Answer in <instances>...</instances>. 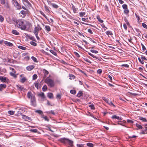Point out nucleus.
Returning <instances> with one entry per match:
<instances>
[{
    "instance_id": "1",
    "label": "nucleus",
    "mask_w": 147,
    "mask_h": 147,
    "mask_svg": "<svg viewBox=\"0 0 147 147\" xmlns=\"http://www.w3.org/2000/svg\"><path fill=\"white\" fill-rule=\"evenodd\" d=\"M60 141L61 142L68 146L71 147L73 145V142L68 138H61L60 140Z\"/></svg>"
},
{
    "instance_id": "2",
    "label": "nucleus",
    "mask_w": 147,
    "mask_h": 147,
    "mask_svg": "<svg viewBox=\"0 0 147 147\" xmlns=\"http://www.w3.org/2000/svg\"><path fill=\"white\" fill-rule=\"evenodd\" d=\"M17 26L22 30H25V24L22 19H20L16 21V22Z\"/></svg>"
},
{
    "instance_id": "3",
    "label": "nucleus",
    "mask_w": 147,
    "mask_h": 147,
    "mask_svg": "<svg viewBox=\"0 0 147 147\" xmlns=\"http://www.w3.org/2000/svg\"><path fill=\"white\" fill-rule=\"evenodd\" d=\"M45 82L50 87H53L55 86V83L54 80L49 78L48 77H47L45 80Z\"/></svg>"
},
{
    "instance_id": "4",
    "label": "nucleus",
    "mask_w": 147,
    "mask_h": 147,
    "mask_svg": "<svg viewBox=\"0 0 147 147\" xmlns=\"http://www.w3.org/2000/svg\"><path fill=\"white\" fill-rule=\"evenodd\" d=\"M25 22L26 24H25L26 28H25L24 30L31 32L32 28V24L29 21H25Z\"/></svg>"
},
{
    "instance_id": "5",
    "label": "nucleus",
    "mask_w": 147,
    "mask_h": 147,
    "mask_svg": "<svg viewBox=\"0 0 147 147\" xmlns=\"http://www.w3.org/2000/svg\"><path fill=\"white\" fill-rule=\"evenodd\" d=\"M31 103L33 106L34 107L36 106V98L35 96L32 97L31 99Z\"/></svg>"
},
{
    "instance_id": "6",
    "label": "nucleus",
    "mask_w": 147,
    "mask_h": 147,
    "mask_svg": "<svg viewBox=\"0 0 147 147\" xmlns=\"http://www.w3.org/2000/svg\"><path fill=\"white\" fill-rule=\"evenodd\" d=\"M29 13L30 12L28 10H27L25 11L22 10L20 11V13L23 15V18H24L27 14H29Z\"/></svg>"
},
{
    "instance_id": "7",
    "label": "nucleus",
    "mask_w": 147,
    "mask_h": 147,
    "mask_svg": "<svg viewBox=\"0 0 147 147\" xmlns=\"http://www.w3.org/2000/svg\"><path fill=\"white\" fill-rule=\"evenodd\" d=\"M0 80L2 82H8L9 80L5 77H3L2 76H0Z\"/></svg>"
},
{
    "instance_id": "8",
    "label": "nucleus",
    "mask_w": 147,
    "mask_h": 147,
    "mask_svg": "<svg viewBox=\"0 0 147 147\" xmlns=\"http://www.w3.org/2000/svg\"><path fill=\"white\" fill-rule=\"evenodd\" d=\"M39 28L40 25L39 24L37 25V26L35 27L33 32L34 34L38 33V32L39 30Z\"/></svg>"
},
{
    "instance_id": "9",
    "label": "nucleus",
    "mask_w": 147,
    "mask_h": 147,
    "mask_svg": "<svg viewBox=\"0 0 147 147\" xmlns=\"http://www.w3.org/2000/svg\"><path fill=\"white\" fill-rule=\"evenodd\" d=\"M23 3L25 5H27L29 6L31 5V4L28 0H22Z\"/></svg>"
},
{
    "instance_id": "10",
    "label": "nucleus",
    "mask_w": 147,
    "mask_h": 147,
    "mask_svg": "<svg viewBox=\"0 0 147 147\" xmlns=\"http://www.w3.org/2000/svg\"><path fill=\"white\" fill-rule=\"evenodd\" d=\"M34 68V65H31L27 66L26 69L28 71H31Z\"/></svg>"
},
{
    "instance_id": "11",
    "label": "nucleus",
    "mask_w": 147,
    "mask_h": 147,
    "mask_svg": "<svg viewBox=\"0 0 147 147\" xmlns=\"http://www.w3.org/2000/svg\"><path fill=\"white\" fill-rule=\"evenodd\" d=\"M4 5L5 7H6V8L7 9L10 8V6H9V3L8 1H6V3H5V5Z\"/></svg>"
},
{
    "instance_id": "12",
    "label": "nucleus",
    "mask_w": 147,
    "mask_h": 147,
    "mask_svg": "<svg viewBox=\"0 0 147 147\" xmlns=\"http://www.w3.org/2000/svg\"><path fill=\"white\" fill-rule=\"evenodd\" d=\"M27 97L29 98H30L31 99V98L32 97H34V96H32V92H31L30 91H29L28 92L27 94Z\"/></svg>"
},
{
    "instance_id": "13",
    "label": "nucleus",
    "mask_w": 147,
    "mask_h": 147,
    "mask_svg": "<svg viewBox=\"0 0 147 147\" xmlns=\"http://www.w3.org/2000/svg\"><path fill=\"white\" fill-rule=\"evenodd\" d=\"M47 96L50 98H53V94L51 93H48Z\"/></svg>"
},
{
    "instance_id": "14",
    "label": "nucleus",
    "mask_w": 147,
    "mask_h": 147,
    "mask_svg": "<svg viewBox=\"0 0 147 147\" xmlns=\"http://www.w3.org/2000/svg\"><path fill=\"white\" fill-rule=\"evenodd\" d=\"M11 33L16 35H19V33L16 30H12Z\"/></svg>"
},
{
    "instance_id": "15",
    "label": "nucleus",
    "mask_w": 147,
    "mask_h": 147,
    "mask_svg": "<svg viewBox=\"0 0 147 147\" xmlns=\"http://www.w3.org/2000/svg\"><path fill=\"white\" fill-rule=\"evenodd\" d=\"M69 79L70 80H74L75 78V76L73 75L72 74H69Z\"/></svg>"
},
{
    "instance_id": "16",
    "label": "nucleus",
    "mask_w": 147,
    "mask_h": 147,
    "mask_svg": "<svg viewBox=\"0 0 147 147\" xmlns=\"http://www.w3.org/2000/svg\"><path fill=\"white\" fill-rule=\"evenodd\" d=\"M16 3V7H17V9H21V5L18 3V2H17Z\"/></svg>"
},
{
    "instance_id": "17",
    "label": "nucleus",
    "mask_w": 147,
    "mask_h": 147,
    "mask_svg": "<svg viewBox=\"0 0 147 147\" xmlns=\"http://www.w3.org/2000/svg\"><path fill=\"white\" fill-rule=\"evenodd\" d=\"M5 44L7 45L9 47H12L13 46V44H12V43H11V42H9L7 41H6L5 42Z\"/></svg>"
},
{
    "instance_id": "18",
    "label": "nucleus",
    "mask_w": 147,
    "mask_h": 147,
    "mask_svg": "<svg viewBox=\"0 0 147 147\" xmlns=\"http://www.w3.org/2000/svg\"><path fill=\"white\" fill-rule=\"evenodd\" d=\"M82 91H80L77 95V96L78 97H80L82 96Z\"/></svg>"
},
{
    "instance_id": "19",
    "label": "nucleus",
    "mask_w": 147,
    "mask_h": 147,
    "mask_svg": "<svg viewBox=\"0 0 147 147\" xmlns=\"http://www.w3.org/2000/svg\"><path fill=\"white\" fill-rule=\"evenodd\" d=\"M23 118L24 119H25L26 120H29L30 121L32 120L31 118L26 116L25 115H24Z\"/></svg>"
},
{
    "instance_id": "20",
    "label": "nucleus",
    "mask_w": 147,
    "mask_h": 147,
    "mask_svg": "<svg viewBox=\"0 0 147 147\" xmlns=\"http://www.w3.org/2000/svg\"><path fill=\"white\" fill-rule=\"evenodd\" d=\"M46 30L48 32H49L51 30L50 27L48 26H46L45 27Z\"/></svg>"
},
{
    "instance_id": "21",
    "label": "nucleus",
    "mask_w": 147,
    "mask_h": 147,
    "mask_svg": "<svg viewBox=\"0 0 147 147\" xmlns=\"http://www.w3.org/2000/svg\"><path fill=\"white\" fill-rule=\"evenodd\" d=\"M47 89V86L46 85H45L43 86L42 90L43 91H46Z\"/></svg>"
},
{
    "instance_id": "22",
    "label": "nucleus",
    "mask_w": 147,
    "mask_h": 147,
    "mask_svg": "<svg viewBox=\"0 0 147 147\" xmlns=\"http://www.w3.org/2000/svg\"><path fill=\"white\" fill-rule=\"evenodd\" d=\"M139 119L142 121L143 122H147V120L145 118L142 117H139Z\"/></svg>"
},
{
    "instance_id": "23",
    "label": "nucleus",
    "mask_w": 147,
    "mask_h": 147,
    "mask_svg": "<svg viewBox=\"0 0 147 147\" xmlns=\"http://www.w3.org/2000/svg\"><path fill=\"white\" fill-rule=\"evenodd\" d=\"M18 47L19 49H21L24 50H26V47L21 46H18Z\"/></svg>"
},
{
    "instance_id": "24",
    "label": "nucleus",
    "mask_w": 147,
    "mask_h": 147,
    "mask_svg": "<svg viewBox=\"0 0 147 147\" xmlns=\"http://www.w3.org/2000/svg\"><path fill=\"white\" fill-rule=\"evenodd\" d=\"M7 0H0V3L2 5H5Z\"/></svg>"
},
{
    "instance_id": "25",
    "label": "nucleus",
    "mask_w": 147,
    "mask_h": 147,
    "mask_svg": "<svg viewBox=\"0 0 147 147\" xmlns=\"http://www.w3.org/2000/svg\"><path fill=\"white\" fill-rule=\"evenodd\" d=\"M51 5L53 8L55 9H57L59 7V6L57 5L54 3L51 4Z\"/></svg>"
},
{
    "instance_id": "26",
    "label": "nucleus",
    "mask_w": 147,
    "mask_h": 147,
    "mask_svg": "<svg viewBox=\"0 0 147 147\" xmlns=\"http://www.w3.org/2000/svg\"><path fill=\"white\" fill-rule=\"evenodd\" d=\"M29 130L30 131L32 132L33 133H36L37 132V131H38V130L36 129H29Z\"/></svg>"
},
{
    "instance_id": "27",
    "label": "nucleus",
    "mask_w": 147,
    "mask_h": 147,
    "mask_svg": "<svg viewBox=\"0 0 147 147\" xmlns=\"http://www.w3.org/2000/svg\"><path fill=\"white\" fill-rule=\"evenodd\" d=\"M27 34V35H26V36L30 39L32 40H34L35 38L34 37L29 36L28 34Z\"/></svg>"
},
{
    "instance_id": "28",
    "label": "nucleus",
    "mask_w": 147,
    "mask_h": 147,
    "mask_svg": "<svg viewBox=\"0 0 147 147\" xmlns=\"http://www.w3.org/2000/svg\"><path fill=\"white\" fill-rule=\"evenodd\" d=\"M124 13L126 15H127L128 14V13H129V10L128 9V8L127 9H124Z\"/></svg>"
},
{
    "instance_id": "29",
    "label": "nucleus",
    "mask_w": 147,
    "mask_h": 147,
    "mask_svg": "<svg viewBox=\"0 0 147 147\" xmlns=\"http://www.w3.org/2000/svg\"><path fill=\"white\" fill-rule=\"evenodd\" d=\"M26 80V79L25 77H24L22 78L21 80L20 81L22 83H24Z\"/></svg>"
},
{
    "instance_id": "30",
    "label": "nucleus",
    "mask_w": 147,
    "mask_h": 147,
    "mask_svg": "<svg viewBox=\"0 0 147 147\" xmlns=\"http://www.w3.org/2000/svg\"><path fill=\"white\" fill-rule=\"evenodd\" d=\"M106 33L107 35H113L112 32L111 31H108L106 32Z\"/></svg>"
},
{
    "instance_id": "31",
    "label": "nucleus",
    "mask_w": 147,
    "mask_h": 147,
    "mask_svg": "<svg viewBox=\"0 0 147 147\" xmlns=\"http://www.w3.org/2000/svg\"><path fill=\"white\" fill-rule=\"evenodd\" d=\"M15 111H9L8 112V113L10 115H13L15 113Z\"/></svg>"
},
{
    "instance_id": "32",
    "label": "nucleus",
    "mask_w": 147,
    "mask_h": 147,
    "mask_svg": "<svg viewBox=\"0 0 147 147\" xmlns=\"http://www.w3.org/2000/svg\"><path fill=\"white\" fill-rule=\"evenodd\" d=\"M89 147H93L94 145L90 143H88L86 144Z\"/></svg>"
},
{
    "instance_id": "33",
    "label": "nucleus",
    "mask_w": 147,
    "mask_h": 147,
    "mask_svg": "<svg viewBox=\"0 0 147 147\" xmlns=\"http://www.w3.org/2000/svg\"><path fill=\"white\" fill-rule=\"evenodd\" d=\"M122 7L124 9H127V6L126 4H124L122 5Z\"/></svg>"
},
{
    "instance_id": "34",
    "label": "nucleus",
    "mask_w": 147,
    "mask_h": 147,
    "mask_svg": "<svg viewBox=\"0 0 147 147\" xmlns=\"http://www.w3.org/2000/svg\"><path fill=\"white\" fill-rule=\"evenodd\" d=\"M136 126L140 129H142V127L138 124L136 123Z\"/></svg>"
},
{
    "instance_id": "35",
    "label": "nucleus",
    "mask_w": 147,
    "mask_h": 147,
    "mask_svg": "<svg viewBox=\"0 0 147 147\" xmlns=\"http://www.w3.org/2000/svg\"><path fill=\"white\" fill-rule=\"evenodd\" d=\"M38 95L39 96H40L42 98H45V96L44 95V94L43 93H42L41 94H38Z\"/></svg>"
},
{
    "instance_id": "36",
    "label": "nucleus",
    "mask_w": 147,
    "mask_h": 147,
    "mask_svg": "<svg viewBox=\"0 0 147 147\" xmlns=\"http://www.w3.org/2000/svg\"><path fill=\"white\" fill-rule=\"evenodd\" d=\"M38 76L36 74H35L33 76L32 79L33 80H35L37 78Z\"/></svg>"
},
{
    "instance_id": "37",
    "label": "nucleus",
    "mask_w": 147,
    "mask_h": 147,
    "mask_svg": "<svg viewBox=\"0 0 147 147\" xmlns=\"http://www.w3.org/2000/svg\"><path fill=\"white\" fill-rule=\"evenodd\" d=\"M50 52L53 54V55H57V53L55 52L53 50H51L50 51Z\"/></svg>"
},
{
    "instance_id": "38",
    "label": "nucleus",
    "mask_w": 147,
    "mask_h": 147,
    "mask_svg": "<svg viewBox=\"0 0 147 147\" xmlns=\"http://www.w3.org/2000/svg\"><path fill=\"white\" fill-rule=\"evenodd\" d=\"M43 71H44V74L47 75L49 74V72L45 69L43 70Z\"/></svg>"
},
{
    "instance_id": "39",
    "label": "nucleus",
    "mask_w": 147,
    "mask_h": 147,
    "mask_svg": "<svg viewBox=\"0 0 147 147\" xmlns=\"http://www.w3.org/2000/svg\"><path fill=\"white\" fill-rule=\"evenodd\" d=\"M97 19L98 20V21L100 23H102L103 22V20H101L99 16H97Z\"/></svg>"
},
{
    "instance_id": "40",
    "label": "nucleus",
    "mask_w": 147,
    "mask_h": 147,
    "mask_svg": "<svg viewBox=\"0 0 147 147\" xmlns=\"http://www.w3.org/2000/svg\"><path fill=\"white\" fill-rule=\"evenodd\" d=\"M108 103L110 105H111V106H113L114 107H115V105H114L111 101H110L109 102H108Z\"/></svg>"
},
{
    "instance_id": "41",
    "label": "nucleus",
    "mask_w": 147,
    "mask_h": 147,
    "mask_svg": "<svg viewBox=\"0 0 147 147\" xmlns=\"http://www.w3.org/2000/svg\"><path fill=\"white\" fill-rule=\"evenodd\" d=\"M70 92L73 94H75L76 93V91L75 90H71L70 91Z\"/></svg>"
},
{
    "instance_id": "42",
    "label": "nucleus",
    "mask_w": 147,
    "mask_h": 147,
    "mask_svg": "<svg viewBox=\"0 0 147 147\" xmlns=\"http://www.w3.org/2000/svg\"><path fill=\"white\" fill-rule=\"evenodd\" d=\"M11 76H13L15 78H16L17 77V76L14 73L12 72H11L10 74Z\"/></svg>"
},
{
    "instance_id": "43",
    "label": "nucleus",
    "mask_w": 147,
    "mask_h": 147,
    "mask_svg": "<svg viewBox=\"0 0 147 147\" xmlns=\"http://www.w3.org/2000/svg\"><path fill=\"white\" fill-rule=\"evenodd\" d=\"M0 87L2 88H6V86L5 84H1L0 85Z\"/></svg>"
},
{
    "instance_id": "44",
    "label": "nucleus",
    "mask_w": 147,
    "mask_h": 147,
    "mask_svg": "<svg viewBox=\"0 0 147 147\" xmlns=\"http://www.w3.org/2000/svg\"><path fill=\"white\" fill-rule=\"evenodd\" d=\"M30 43L31 45L34 46H36L37 45V44L36 42L33 41H31Z\"/></svg>"
},
{
    "instance_id": "45",
    "label": "nucleus",
    "mask_w": 147,
    "mask_h": 147,
    "mask_svg": "<svg viewBox=\"0 0 147 147\" xmlns=\"http://www.w3.org/2000/svg\"><path fill=\"white\" fill-rule=\"evenodd\" d=\"M85 13L84 12H81L80 13V17H82L85 14Z\"/></svg>"
},
{
    "instance_id": "46",
    "label": "nucleus",
    "mask_w": 147,
    "mask_h": 147,
    "mask_svg": "<svg viewBox=\"0 0 147 147\" xmlns=\"http://www.w3.org/2000/svg\"><path fill=\"white\" fill-rule=\"evenodd\" d=\"M35 86V87L38 89V82H36L34 83Z\"/></svg>"
},
{
    "instance_id": "47",
    "label": "nucleus",
    "mask_w": 147,
    "mask_h": 147,
    "mask_svg": "<svg viewBox=\"0 0 147 147\" xmlns=\"http://www.w3.org/2000/svg\"><path fill=\"white\" fill-rule=\"evenodd\" d=\"M36 113H37L39 114H42L43 113L40 110H37L35 111Z\"/></svg>"
},
{
    "instance_id": "48",
    "label": "nucleus",
    "mask_w": 147,
    "mask_h": 147,
    "mask_svg": "<svg viewBox=\"0 0 147 147\" xmlns=\"http://www.w3.org/2000/svg\"><path fill=\"white\" fill-rule=\"evenodd\" d=\"M32 59L33 60V61L35 62H37V60L36 58L34 56H32L31 57Z\"/></svg>"
},
{
    "instance_id": "49",
    "label": "nucleus",
    "mask_w": 147,
    "mask_h": 147,
    "mask_svg": "<svg viewBox=\"0 0 147 147\" xmlns=\"http://www.w3.org/2000/svg\"><path fill=\"white\" fill-rule=\"evenodd\" d=\"M89 107L91 108L92 109H95V107L93 104L89 105Z\"/></svg>"
},
{
    "instance_id": "50",
    "label": "nucleus",
    "mask_w": 147,
    "mask_h": 147,
    "mask_svg": "<svg viewBox=\"0 0 147 147\" xmlns=\"http://www.w3.org/2000/svg\"><path fill=\"white\" fill-rule=\"evenodd\" d=\"M90 51L93 53H98V51L96 50H91Z\"/></svg>"
},
{
    "instance_id": "51",
    "label": "nucleus",
    "mask_w": 147,
    "mask_h": 147,
    "mask_svg": "<svg viewBox=\"0 0 147 147\" xmlns=\"http://www.w3.org/2000/svg\"><path fill=\"white\" fill-rule=\"evenodd\" d=\"M43 119L47 121H49V119L48 117L47 116H45L43 117Z\"/></svg>"
},
{
    "instance_id": "52",
    "label": "nucleus",
    "mask_w": 147,
    "mask_h": 147,
    "mask_svg": "<svg viewBox=\"0 0 147 147\" xmlns=\"http://www.w3.org/2000/svg\"><path fill=\"white\" fill-rule=\"evenodd\" d=\"M102 99L105 101V102L107 103H108V99L106 98L103 97L102 98Z\"/></svg>"
},
{
    "instance_id": "53",
    "label": "nucleus",
    "mask_w": 147,
    "mask_h": 147,
    "mask_svg": "<svg viewBox=\"0 0 147 147\" xmlns=\"http://www.w3.org/2000/svg\"><path fill=\"white\" fill-rule=\"evenodd\" d=\"M4 20V18L2 16L0 15V21L3 22Z\"/></svg>"
},
{
    "instance_id": "54",
    "label": "nucleus",
    "mask_w": 147,
    "mask_h": 147,
    "mask_svg": "<svg viewBox=\"0 0 147 147\" xmlns=\"http://www.w3.org/2000/svg\"><path fill=\"white\" fill-rule=\"evenodd\" d=\"M40 13L44 17H45L46 19H47V16L45 15V14L42 11H40Z\"/></svg>"
},
{
    "instance_id": "55",
    "label": "nucleus",
    "mask_w": 147,
    "mask_h": 147,
    "mask_svg": "<svg viewBox=\"0 0 147 147\" xmlns=\"http://www.w3.org/2000/svg\"><path fill=\"white\" fill-rule=\"evenodd\" d=\"M45 9L46 11H47V12H49V10L48 7L47 6H45Z\"/></svg>"
},
{
    "instance_id": "56",
    "label": "nucleus",
    "mask_w": 147,
    "mask_h": 147,
    "mask_svg": "<svg viewBox=\"0 0 147 147\" xmlns=\"http://www.w3.org/2000/svg\"><path fill=\"white\" fill-rule=\"evenodd\" d=\"M142 26L144 28L147 29V25L143 23L142 24Z\"/></svg>"
},
{
    "instance_id": "57",
    "label": "nucleus",
    "mask_w": 147,
    "mask_h": 147,
    "mask_svg": "<svg viewBox=\"0 0 147 147\" xmlns=\"http://www.w3.org/2000/svg\"><path fill=\"white\" fill-rule=\"evenodd\" d=\"M101 26L104 29V30H106L107 29V28L105 26L104 24H102Z\"/></svg>"
},
{
    "instance_id": "58",
    "label": "nucleus",
    "mask_w": 147,
    "mask_h": 147,
    "mask_svg": "<svg viewBox=\"0 0 147 147\" xmlns=\"http://www.w3.org/2000/svg\"><path fill=\"white\" fill-rule=\"evenodd\" d=\"M18 87L19 89L21 90H22L24 89L23 87L21 86H18Z\"/></svg>"
},
{
    "instance_id": "59",
    "label": "nucleus",
    "mask_w": 147,
    "mask_h": 147,
    "mask_svg": "<svg viewBox=\"0 0 147 147\" xmlns=\"http://www.w3.org/2000/svg\"><path fill=\"white\" fill-rule=\"evenodd\" d=\"M95 58L96 59H98L99 61H101L102 59V58L101 57H96Z\"/></svg>"
},
{
    "instance_id": "60",
    "label": "nucleus",
    "mask_w": 147,
    "mask_h": 147,
    "mask_svg": "<svg viewBox=\"0 0 147 147\" xmlns=\"http://www.w3.org/2000/svg\"><path fill=\"white\" fill-rule=\"evenodd\" d=\"M125 21L126 22V24H127V25L128 26H129L130 25V24H129V22H128V20H127L125 19Z\"/></svg>"
},
{
    "instance_id": "61",
    "label": "nucleus",
    "mask_w": 147,
    "mask_h": 147,
    "mask_svg": "<svg viewBox=\"0 0 147 147\" xmlns=\"http://www.w3.org/2000/svg\"><path fill=\"white\" fill-rule=\"evenodd\" d=\"M30 59L29 57L28 56H26L24 57V59L26 60H28Z\"/></svg>"
},
{
    "instance_id": "62",
    "label": "nucleus",
    "mask_w": 147,
    "mask_h": 147,
    "mask_svg": "<svg viewBox=\"0 0 147 147\" xmlns=\"http://www.w3.org/2000/svg\"><path fill=\"white\" fill-rule=\"evenodd\" d=\"M138 60H139V61L140 62V63H141V64H144V62L143 61H142L141 60V59H140V57H138Z\"/></svg>"
},
{
    "instance_id": "63",
    "label": "nucleus",
    "mask_w": 147,
    "mask_h": 147,
    "mask_svg": "<svg viewBox=\"0 0 147 147\" xmlns=\"http://www.w3.org/2000/svg\"><path fill=\"white\" fill-rule=\"evenodd\" d=\"M127 121L128 123H134V121H133L129 119H127Z\"/></svg>"
},
{
    "instance_id": "64",
    "label": "nucleus",
    "mask_w": 147,
    "mask_h": 147,
    "mask_svg": "<svg viewBox=\"0 0 147 147\" xmlns=\"http://www.w3.org/2000/svg\"><path fill=\"white\" fill-rule=\"evenodd\" d=\"M88 31L89 33H90V34H92L93 33L92 30L90 29H89L88 30Z\"/></svg>"
}]
</instances>
